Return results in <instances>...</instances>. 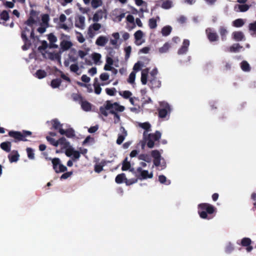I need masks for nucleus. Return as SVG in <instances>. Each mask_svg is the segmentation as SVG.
Segmentation results:
<instances>
[{
	"label": "nucleus",
	"instance_id": "nucleus-1",
	"mask_svg": "<svg viewBox=\"0 0 256 256\" xmlns=\"http://www.w3.org/2000/svg\"><path fill=\"white\" fill-rule=\"evenodd\" d=\"M33 13L36 14L35 12H32L31 16L29 19L24 24V27L22 33V37L25 42L22 46L24 50H26L29 47V43L28 40V37H34V30L35 26H37V20L36 17L33 15Z\"/></svg>",
	"mask_w": 256,
	"mask_h": 256
},
{
	"label": "nucleus",
	"instance_id": "nucleus-2",
	"mask_svg": "<svg viewBox=\"0 0 256 256\" xmlns=\"http://www.w3.org/2000/svg\"><path fill=\"white\" fill-rule=\"evenodd\" d=\"M58 146H60L62 149L65 150V154L67 156H73L74 160L80 158V153L78 150H75L70 142L64 138H62L58 140Z\"/></svg>",
	"mask_w": 256,
	"mask_h": 256
},
{
	"label": "nucleus",
	"instance_id": "nucleus-3",
	"mask_svg": "<svg viewBox=\"0 0 256 256\" xmlns=\"http://www.w3.org/2000/svg\"><path fill=\"white\" fill-rule=\"evenodd\" d=\"M72 12L71 9H66L64 11V14H60L58 19V26L59 28L63 29L66 32H69L72 28V23L66 24L64 22L66 20V16H70L72 14Z\"/></svg>",
	"mask_w": 256,
	"mask_h": 256
},
{
	"label": "nucleus",
	"instance_id": "nucleus-4",
	"mask_svg": "<svg viewBox=\"0 0 256 256\" xmlns=\"http://www.w3.org/2000/svg\"><path fill=\"white\" fill-rule=\"evenodd\" d=\"M216 208L208 203H202L198 205V213L200 217L205 219L208 218V214H212L214 212Z\"/></svg>",
	"mask_w": 256,
	"mask_h": 256
},
{
	"label": "nucleus",
	"instance_id": "nucleus-5",
	"mask_svg": "<svg viewBox=\"0 0 256 256\" xmlns=\"http://www.w3.org/2000/svg\"><path fill=\"white\" fill-rule=\"evenodd\" d=\"M152 156L154 158V166L158 167L160 170H163L166 167V163L164 160L161 156V154L158 150H154L151 152Z\"/></svg>",
	"mask_w": 256,
	"mask_h": 256
},
{
	"label": "nucleus",
	"instance_id": "nucleus-6",
	"mask_svg": "<svg viewBox=\"0 0 256 256\" xmlns=\"http://www.w3.org/2000/svg\"><path fill=\"white\" fill-rule=\"evenodd\" d=\"M106 108L109 110L110 112L112 114H116V112H122L125 108L124 106L120 105L117 102L112 103L110 101H108L106 104Z\"/></svg>",
	"mask_w": 256,
	"mask_h": 256
},
{
	"label": "nucleus",
	"instance_id": "nucleus-7",
	"mask_svg": "<svg viewBox=\"0 0 256 256\" xmlns=\"http://www.w3.org/2000/svg\"><path fill=\"white\" fill-rule=\"evenodd\" d=\"M60 40V46L63 51L68 50L72 46V43L70 40L69 36L62 34Z\"/></svg>",
	"mask_w": 256,
	"mask_h": 256
},
{
	"label": "nucleus",
	"instance_id": "nucleus-8",
	"mask_svg": "<svg viewBox=\"0 0 256 256\" xmlns=\"http://www.w3.org/2000/svg\"><path fill=\"white\" fill-rule=\"evenodd\" d=\"M31 134V132L28 130H24L22 132L16 131H10L8 133L10 136L18 140L22 141H26V136Z\"/></svg>",
	"mask_w": 256,
	"mask_h": 256
},
{
	"label": "nucleus",
	"instance_id": "nucleus-9",
	"mask_svg": "<svg viewBox=\"0 0 256 256\" xmlns=\"http://www.w3.org/2000/svg\"><path fill=\"white\" fill-rule=\"evenodd\" d=\"M136 172L138 178L140 180L152 178L153 177V172L152 171L149 172L148 170L142 168H138Z\"/></svg>",
	"mask_w": 256,
	"mask_h": 256
},
{
	"label": "nucleus",
	"instance_id": "nucleus-10",
	"mask_svg": "<svg viewBox=\"0 0 256 256\" xmlns=\"http://www.w3.org/2000/svg\"><path fill=\"white\" fill-rule=\"evenodd\" d=\"M78 62L77 51L74 48H72L68 54V58L64 61V66L65 67H68L70 62Z\"/></svg>",
	"mask_w": 256,
	"mask_h": 256
},
{
	"label": "nucleus",
	"instance_id": "nucleus-11",
	"mask_svg": "<svg viewBox=\"0 0 256 256\" xmlns=\"http://www.w3.org/2000/svg\"><path fill=\"white\" fill-rule=\"evenodd\" d=\"M50 160L53 164L54 169L56 172H62L67 170V168L61 164L60 160L58 158H54Z\"/></svg>",
	"mask_w": 256,
	"mask_h": 256
},
{
	"label": "nucleus",
	"instance_id": "nucleus-12",
	"mask_svg": "<svg viewBox=\"0 0 256 256\" xmlns=\"http://www.w3.org/2000/svg\"><path fill=\"white\" fill-rule=\"evenodd\" d=\"M50 20L49 16L47 14H43L42 16V22L40 24V27L37 30L40 34L44 33L46 28L48 27V22Z\"/></svg>",
	"mask_w": 256,
	"mask_h": 256
},
{
	"label": "nucleus",
	"instance_id": "nucleus-13",
	"mask_svg": "<svg viewBox=\"0 0 256 256\" xmlns=\"http://www.w3.org/2000/svg\"><path fill=\"white\" fill-rule=\"evenodd\" d=\"M160 105L159 116L162 118H166L171 111L170 107L167 102H160Z\"/></svg>",
	"mask_w": 256,
	"mask_h": 256
},
{
	"label": "nucleus",
	"instance_id": "nucleus-14",
	"mask_svg": "<svg viewBox=\"0 0 256 256\" xmlns=\"http://www.w3.org/2000/svg\"><path fill=\"white\" fill-rule=\"evenodd\" d=\"M75 26L80 30H83L86 28V18L82 15H78L74 20Z\"/></svg>",
	"mask_w": 256,
	"mask_h": 256
},
{
	"label": "nucleus",
	"instance_id": "nucleus-15",
	"mask_svg": "<svg viewBox=\"0 0 256 256\" xmlns=\"http://www.w3.org/2000/svg\"><path fill=\"white\" fill-rule=\"evenodd\" d=\"M71 72L74 73L76 75H80L82 72V69L84 66H79L78 62H74L73 64H70L68 66Z\"/></svg>",
	"mask_w": 256,
	"mask_h": 256
},
{
	"label": "nucleus",
	"instance_id": "nucleus-16",
	"mask_svg": "<svg viewBox=\"0 0 256 256\" xmlns=\"http://www.w3.org/2000/svg\"><path fill=\"white\" fill-rule=\"evenodd\" d=\"M42 55L46 58L57 60L59 63H61V56L59 52H46L42 53Z\"/></svg>",
	"mask_w": 256,
	"mask_h": 256
},
{
	"label": "nucleus",
	"instance_id": "nucleus-17",
	"mask_svg": "<svg viewBox=\"0 0 256 256\" xmlns=\"http://www.w3.org/2000/svg\"><path fill=\"white\" fill-rule=\"evenodd\" d=\"M102 28L101 24L95 22L94 24L90 26L88 30V34L90 37L92 38L95 35L94 32L100 30Z\"/></svg>",
	"mask_w": 256,
	"mask_h": 256
},
{
	"label": "nucleus",
	"instance_id": "nucleus-18",
	"mask_svg": "<svg viewBox=\"0 0 256 256\" xmlns=\"http://www.w3.org/2000/svg\"><path fill=\"white\" fill-rule=\"evenodd\" d=\"M144 34L141 30H137L134 34V43L136 46H140L144 42Z\"/></svg>",
	"mask_w": 256,
	"mask_h": 256
},
{
	"label": "nucleus",
	"instance_id": "nucleus-19",
	"mask_svg": "<svg viewBox=\"0 0 256 256\" xmlns=\"http://www.w3.org/2000/svg\"><path fill=\"white\" fill-rule=\"evenodd\" d=\"M112 38L110 40V44L114 48H118L120 44L119 42L120 36V34L118 32H114L112 34Z\"/></svg>",
	"mask_w": 256,
	"mask_h": 256
},
{
	"label": "nucleus",
	"instance_id": "nucleus-20",
	"mask_svg": "<svg viewBox=\"0 0 256 256\" xmlns=\"http://www.w3.org/2000/svg\"><path fill=\"white\" fill-rule=\"evenodd\" d=\"M206 34L208 39L210 42L217 41L218 39V36L216 32L211 28L206 30Z\"/></svg>",
	"mask_w": 256,
	"mask_h": 256
},
{
	"label": "nucleus",
	"instance_id": "nucleus-21",
	"mask_svg": "<svg viewBox=\"0 0 256 256\" xmlns=\"http://www.w3.org/2000/svg\"><path fill=\"white\" fill-rule=\"evenodd\" d=\"M232 39L236 42L244 41L246 37L244 34L241 31H235L232 34Z\"/></svg>",
	"mask_w": 256,
	"mask_h": 256
},
{
	"label": "nucleus",
	"instance_id": "nucleus-22",
	"mask_svg": "<svg viewBox=\"0 0 256 256\" xmlns=\"http://www.w3.org/2000/svg\"><path fill=\"white\" fill-rule=\"evenodd\" d=\"M114 64V60L110 56H107L106 58V62L104 66V70H112V66ZM114 66L116 67H118V66L116 64H114Z\"/></svg>",
	"mask_w": 256,
	"mask_h": 256
},
{
	"label": "nucleus",
	"instance_id": "nucleus-23",
	"mask_svg": "<svg viewBox=\"0 0 256 256\" xmlns=\"http://www.w3.org/2000/svg\"><path fill=\"white\" fill-rule=\"evenodd\" d=\"M51 124L52 126V127L54 129L58 130L59 132L62 135L64 134V130L62 128V124L60 123L59 121H58L56 119H54L51 121Z\"/></svg>",
	"mask_w": 256,
	"mask_h": 256
},
{
	"label": "nucleus",
	"instance_id": "nucleus-24",
	"mask_svg": "<svg viewBox=\"0 0 256 256\" xmlns=\"http://www.w3.org/2000/svg\"><path fill=\"white\" fill-rule=\"evenodd\" d=\"M251 240L248 238H244L241 240V244L244 246H246V251L250 252L252 250V247L250 246L251 244Z\"/></svg>",
	"mask_w": 256,
	"mask_h": 256
},
{
	"label": "nucleus",
	"instance_id": "nucleus-25",
	"mask_svg": "<svg viewBox=\"0 0 256 256\" xmlns=\"http://www.w3.org/2000/svg\"><path fill=\"white\" fill-rule=\"evenodd\" d=\"M105 14V12L104 10H98L94 15L92 18V20L94 22H98L101 20Z\"/></svg>",
	"mask_w": 256,
	"mask_h": 256
},
{
	"label": "nucleus",
	"instance_id": "nucleus-26",
	"mask_svg": "<svg viewBox=\"0 0 256 256\" xmlns=\"http://www.w3.org/2000/svg\"><path fill=\"white\" fill-rule=\"evenodd\" d=\"M108 39L106 36H100L96 41V44L98 46H104L108 42Z\"/></svg>",
	"mask_w": 256,
	"mask_h": 256
},
{
	"label": "nucleus",
	"instance_id": "nucleus-27",
	"mask_svg": "<svg viewBox=\"0 0 256 256\" xmlns=\"http://www.w3.org/2000/svg\"><path fill=\"white\" fill-rule=\"evenodd\" d=\"M218 32L222 40H226V36L228 33V28L224 26H221L219 28Z\"/></svg>",
	"mask_w": 256,
	"mask_h": 256
},
{
	"label": "nucleus",
	"instance_id": "nucleus-28",
	"mask_svg": "<svg viewBox=\"0 0 256 256\" xmlns=\"http://www.w3.org/2000/svg\"><path fill=\"white\" fill-rule=\"evenodd\" d=\"M120 130L122 133L118 134V138L116 140V143L118 144H121L123 142L126 136H127L126 131L124 128H121Z\"/></svg>",
	"mask_w": 256,
	"mask_h": 256
},
{
	"label": "nucleus",
	"instance_id": "nucleus-29",
	"mask_svg": "<svg viewBox=\"0 0 256 256\" xmlns=\"http://www.w3.org/2000/svg\"><path fill=\"white\" fill-rule=\"evenodd\" d=\"M138 126L146 130V131L144 133V138H146V136H147V135H148L147 132L150 130V124L147 122L142 123L140 122L138 123Z\"/></svg>",
	"mask_w": 256,
	"mask_h": 256
},
{
	"label": "nucleus",
	"instance_id": "nucleus-30",
	"mask_svg": "<svg viewBox=\"0 0 256 256\" xmlns=\"http://www.w3.org/2000/svg\"><path fill=\"white\" fill-rule=\"evenodd\" d=\"M92 58L94 62V64L100 65L102 64L101 61L102 56L100 54L94 52L92 54Z\"/></svg>",
	"mask_w": 256,
	"mask_h": 256
},
{
	"label": "nucleus",
	"instance_id": "nucleus-31",
	"mask_svg": "<svg viewBox=\"0 0 256 256\" xmlns=\"http://www.w3.org/2000/svg\"><path fill=\"white\" fill-rule=\"evenodd\" d=\"M160 3L161 7L166 10L171 8L173 6L172 2L170 0H161Z\"/></svg>",
	"mask_w": 256,
	"mask_h": 256
},
{
	"label": "nucleus",
	"instance_id": "nucleus-32",
	"mask_svg": "<svg viewBox=\"0 0 256 256\" xmlns=\"http://www.w3.org/2000/svg\"><path fill=\"white\" fill-rule=\"evenodd\" d=\"M48 38L53 48H57L58 47L57 44H54L57 42V38L53 34H48Z\"/></svg>",
	"mask_w": 256,
	"mask_h": 256
},
{
	"label": "nucleus",
	"instance_id": "nucleus-33",
	"mask_svg": "<svg viewBox=\"0 0 256 256\" xmlns=\"http://www.w3.org/2000/svg\"><path fill=\"white\" fill-rule=\"evenodd\" d=\"M8 158L10 162H16L18 160L20 155L17 151L13 152L12 154L8 155Z\"/></svg>",
	"mask_w": 256,
	"mask_h": 256
},
{
	"label": "nucleus",
	"instance_id": "nucleus-34",
	"mask_svg": "<svg viewBox=\"0 0 256 256\" xmlns=\"http://www.w3.org/2000/svg\"><path fill=\"white\" fill-rule=\"evenodd\" d=\"M122 170H130V172H134V168H131V165L130 162L128 161V158H126L122 163Z\"/></svg>",
	"mask_w": 256,
	"mask_h": 256
},
{
	"label": "nucleus",
	"instance_id": "nucleus-35",
	"mask_svg": "<svg viewBox=\"0 0 256 256\" xmlns=\"http://www.w3.org/2000/svg\"><path fill=\"white\" fill-rule=\"evenodd\" d=\"M9 19V14L7 11L3 10L0 14V23L4 24Z\"/></svg>",
	"mask_w": 256,
	"mask_h": 256
},
{
	"label": "nucleus",
	"instance_id": "nucleus-36",
	"mask_svg": "<svg viewBox=\"0 0 256 256\" xmlns=\"http://www.w3.org/2000/svg\"><path fill=\"white\" fill-rule=\"evenodd\" d=\"M0 148L6 152H10L11 150L12 144L10 142H6L1 143Z\"/></svg>",
	"mask_w": 256,
	"mask_h": 256
},
{
	"label": "nucleus",
	"instance_id": "nucleus-37",
	"mask_svg": "<svg viewBox=\"0 0 256 256\" xmlns=\"http://www.w3.org/2000/svg\"><path fill=\"white\" fill-rule=\"evenodd\" d=\"M148 72V68L142 71L141 82L143 84H146L147 82Z\"/></svg>",
	"mask_w": 256,
	"mask_h": 256
},
{
	"label": "nucleus",
	"instance_id": "nucleus-38",
	"mask_svg": "<svg viewBox=\"0 0 256 256\" xmlns=\"http://www.w3.org/2000/svg\"><path fill=\"white\" fill-rule=\"evenodd\" d=\"M80 105L82 109L86 112H89L91 110L92 106L87 101H82Z\"/></svg>",
	"mask_w": 256,
	"mask_h": 256
},
{
	"label": "nucleus",
	"instance_id": "nucleus-39",
	"mask_svg": "<svg viewBox=\"0 0 256 256\" xmlns=\"http://www.w3.org/2000/svg\"><path fill=\"white\" fill-rule=\"evenodd\" d=\"M138 158L140 160L146 162L148 163L151 162V158L150 156L147 154H141L138 156Z\"/></svg>",
	"mask_w": 256,
	"mask_h": 256
},
{
	"label": "nucleus",
	"instance_id": "nucleus-40",
	"mask_svg": "<svg viewBox=\"0 0 256 256\" xmlns=\"http://www.w3.org/2000/svg\"><path fill=\"white\" fill-rule=\"evenodd\" d=\"M242 47L238 44H233L229 48V51L230 52H239Z\"/></svg>",
	"mask_w": 256,
	"mask_h": 256
},
{
	"label": "nucleus",
	"instance_id": "nucleus-41",
	"mask_svg": "<svg viewBox=\"0 0 256 256\" xmlns=\"http://www.w3.org/2000/svg\"><path fill=\"white\" fill-rule=\"evenodd\" d=\"M106 162L104 161H102L99 164H96L94 166V171L96 172L99 173L103 170V167L105 165Z\"/></svg>",
	"mask_w": 256,
	"mask_h": 256
},
{
	"label": "nucleus",
	"instance_id": "nucleus-42",
	"mask_svg": "<svg viewBox=\"0 0 256 256\" xmlns=\"http://www.w3.org/2000/svg\"><path fill=\"white\" fill-rule=\"evenodd\" d=\"M170 48V44L168 42L165 43L162 47L158 48V52L160 54L166 52Z\"/></svg>",
	"mask_w": 256,
	"mask_h": 256
},
{
	"label": "nucleus",
	"instance_id": "nucleus-43",
	"mask_svg": "<svg viewBox=\"0 0 256 256\" xmlns=\"http://www.w3.org/2000/svg\"><path fill=\"white\" fill-rule=\"evenodd\" d=\"M89 52H90L89 48H86V50H79L78 52H77V55L80 58L83 59L86 55L88 54Z\"/></svg>",
	"mask_w": 256,
	"mask_h": 256
},
{
	"label": "nucleus",
	"instance_id": "nucleus-44",
	"mask_svg": "<svg viewBox=\"0 0 256 256\" xmlns=\"http://www.w3.org/2000/svg\"><path fill=\"white\" fill-rule=\"evenodd\" d=\"M126 178V176L125 174L122 173L118 174L116 176L115 180L117 184H121L124 182H125Z\"/></svg>",
	"mask_w": 256,
	"mask_h": 256
},
{
	"label": "nucleus",
	"instance_id": "nucleus-45",
	"mask_svg": "<svg viewBox=\"0 0 256 256\" xmlns=\"http://www.w3.org/2000/svg\"><path fill=\"white\" fill-rule=\"evenodd\" d=\"M249 30L251 32V35L254 37H256V22L250 24Z\"/></svg>",
	"mask_w": 256,
	"mask_h": 256
},
{
	"label": "nucleus",
	"instance_id": "nucleus-46",
	"mask_svg": "<svg viewBox=\"0 0 256 256\" xmlns=\"http://www.w3.org/2000/svg\"><path fill=\"white\" fill-rule=\"evenodd\" d=\"M244 24V20L241 18L237 19L232 22L233 26L239 28L242 26Z\"/></svg>",
	"mask_w": 256,
	"mask_h": 256
},
{
	"label": "nucleus",
	"instance_id": "nucleus-47",
	"mask_svg": "<svg viewBox=\"0 0 256 256\" xmlns=\"http://www.w3.org/2000/svg\"><path fill=\"white\" fill-rule=\"evenodd\" d=\"M172 31V28L170 26H166L162 30V36H167L169 35Z\"/></svg>",
	"mask_w": 256,
	"mask_h": 256
},
{
	"label": "nucleus",
	"instance_id": "nucleus-48",
	"mask_svg": "<svg viewBox=\"0 0 256 256\" xmlns=\"http://www.w3.org/2000/svg\"><path fill=\"white\" fill-rule=\"evenodd\" d=\"M144 138L146 139V140L147 142L148 146L149 148H152L154 145V140L152 138H150L148 134L147 135V136H146V138Z\"/></svg>",
	"mask_w": 256,
	"mask_h": 256
},
{
	"label": "nucleus",
	"instance_id": "nucleus-49",
	"mask_svg": "<svg viewBox=\"0 0 256 256\" xmlns=\"http://www.w3.org/2000/svg\"><path fill=\"white\" fill-rule=\"evenodd\" d=\"M64 134L69 138H72L74 136L75 132L72 129H68L66 130H64V134Z\"/></svg>",
	"mask_w": 256,
	"mask_h": 256
},
{
	"label": "nucleus",
	"instance_id": "nucleus-50",
	"mask_svg": "<svg viewBox=\"0 0 256 256\" xmlns=\"http://www.w3.org/2000/svg\"><path fill=\"white\" fill-rule=\"evenodd\" d=\"M36 77L39 79L43 78L46 76V72L44 70H38L36 74Z\"/></svg>",
	"mask_w": 256,
	"mask_h": 256
},
{
	"label": "nucleus",
	"instance_id": "nucleus-51",
	"mask_svg": "<svg viewBox=\"0 0 256 256\" xmlns=\"http://www.w3.org/2000/svg\"><path fill=\"white\" fill-rule=\"evenodd\" d=\"M91 4H92V6L94 8H96L98 7L102 6V0H92Z\"/></svg>",
	"mask_w": 256,
	"mask_h": 256
},
{
	"label": "nucleus",
	"instance_id": "nucleus-52",
	"mask_svg": "<svg viewBox=\"0 0 256 256\" xmlns=\"http://www.w3.org/2000/svg\"><path fill=\"white\" fill-rule=\"evenodd\" d=\"M241 68L242 70L248 72L250 70V66L248 63L246 61H243L241 63Z\"/></svg>",
	"mask_w": 256,
	"mask_h": 256
},
{
	"label": "nucleus",
	"instance_id": "nucleus-53",
	"mask_svg": "<svg viewBox=\"0 0 256 256\" xmlns=\"http://www.w3.org/2000/svg\"><path fill=\"white\" fill-rule=\"evenodd\" d=\"M149 138H152L154 140H158L161 138V133L156 131L154 134H148Z\"/></svg>",
	"mask_w": 256,
	"mask_h": 256
},
{
	"label": "nucleus",
	"instance_id": "nucleus-54",
	"mask_svg": "<svg viewBox=\"0 0 256 256\" xmlns=\"http://www.w3.org/2000/svg\"><path fill=\"white\" fill-rule=\"evenodd\" d=\"M237 8L240 12H245L249 9L250 6L245 4L242 5H238L237 6H236L235 8L236 9Z\"/></svg>",
	"mask_w": 256,
	"mask_h": 256
},
{
	"label": "nucleus",
	"instance_id": "nucleus-55",
	"mask_svg": "<svg viewBox=\"0 0 256 256\" xmlns=\"http://www.w3.org/2000/svg\"><path fill=\"white\" fill-rule=\"evenodd\" d=\"M61 83V80L60 79H55L52 81L51 86L52 88H58Z\"/></svg>",
	"mask_w": 256,
	"mask_h": 256
},
{
	"label": "nucleus",
	"instance_id": "nucleus-56",
	"mask_svg": "<svg viewBox=\"0 0 256 256\" xmlns=\"http://www.w3.org/2000/svg\"><path fill=\"white\" fill-rule=\"evenodd\" d=\"M26 152L28 154V158L30 160L34 159V150L32 148H26Z\"/></svg>",
	"mask_w": 256,
	"mask_h": 256
},
{
	"label": "nucleus",
	"instance_id": "nucleus-57",
	"mask_svg": "<svg viewBox=\"0 0 256 256\" xmlns=\"http://www.w3.org/2000/svg\"><path fill=\"white\" fill-rule=\"evenodd\" d=\"M136 74L135 72H132L130 76L128 79V82L131 84H133L134 82L136 79Z\"/></svg>",
	"mask_w": 256,
	"mask_h": 256
},
{
	"label": "nucleus",
	"instance_id": "nucleus-58",
	"mask_svg": "<svg viewBox=\"0 0 256 256\" xmlns=\"http://www.w3.org/2000/svg\"><path fill=\"white\" fill-rule=\"evenodd\" d=\"M148 25L150 28H154L156 27V20L154 18H150L149 20Z\"/></svg>",
	"mask_w": 256,
	"mask_h": 256
},
{
	"label": "nucleus",
	"instance_id": "nucleus-59",
	"mask_svg": "<svg viewBox=\"0 0 256 256\" xmlns=\"http://www.w3.org/2000/svg\"><path fill=\"white\" fill-rule=\"evenodd\" d=\"M234 250V246L230 242H229L228 244L225 248V251L227 253L231 252Z\"/></svg>",
	"mask_w": 256,
	"mask_h": 256
},
{
	"label": "nucleus",
	"instance_id": "nucleus-60",
	"mask_svg": "<svg viewBox=\"0 0 256 256\" xmlns=\"http://www.w3.org/2000/svg\"><path fill=\"white\" fill-rule=\"evenodd\" d=\"M46 138L47 140L50 142V144L55 146H58V140H56L50 136H46Z\"/></svg>",
	"mask_w": 256,
	"mask_h": 256
},
{
	"label": "nucleus",
	"instance_id": "nucleus-61",
	"mask_svg": "<svg viewBox=\"0 0 256 256\" xmlns=\"http://www.w3.org/2000/svg\"><path fill=\"white\" fill-rule=\"evenodd\" d=\"M120 94L125 98H130L132 96V93L130 91L125 90L120 93Z\"/></svg>",
	"mask_w": 256,
	"mask_h": 256
},
{
	"label": "nucleus",
	"instance_id": "nucleus-62",
	"mask_svg": "<svg viewBox=\"0 0 256 256\" xmlns=\"http://www.w3.org/2000/svg\"><path fill=\"white\" fill-rule=\"evenodd\" d=\"M138 178H132V179H127L126 178L125 183L127 186H130L132 184H135L138 182Z\"/></svg>",
	"mask_w": 256,
	"mask_h": 256
},
{
	"label": "nucleus",
	"instance_id": "nucleus-63",
	"mask_svg": "<svg viewBox=\"0 0 256 256\" xmlns=\"http://www.w3.org/2000/svg\"><path fill=\"white\" fill-rule=\"evenodd\" d=\"M143 66V64L140 62H136L133 68L134 71H138L140 70V68Z\"/></svg>",
	"mask_w": 256,
	"mask_h": 256
},
{
	"label": "nucleus",
	"instance_id": "nucleus-64",
	"mask_svg": "<svg viewBox=\"0 0 256 256\" xmlns=\"http://www.w3.org/2000/svg\"><path fill=\"white\" fill-rule=\"evenodd\" d=\"M106 94L108 95L112 96H114L115 94L116 90L115 88H107L106 89Z\"/></svg>",
	"mask_w": 256,
	"mask_h": 256
}]
</instances>
